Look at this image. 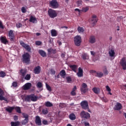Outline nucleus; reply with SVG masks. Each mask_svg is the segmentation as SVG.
Returning a JSON list of instances; mask_svg holds the SVG:
<instances>
[{"mask_svg":"<svg viewBox=\"0 0 126 126\" xmlns=\"http://www.w3.org/2000/svg\"><path fill=\"white\" fill-rule=\"evenodd\" d=\"M31 60V56L28 53H24L22 56V63H26V64H29V63H30Z\"/></svg>","mask_w":126,"mask_h":126,"instance_id":"nucleus-1","label":"nucleus"},{"mask_svg":"<svg viewBox=\"0 0 126 126\" xmlns=\"http://www.w3.org/2000/svg\"><path fill=\"white\" fill-rule=\"evenodd\" d=\"M25 101L27 102H36L38 100V96L35 95V94H32L30 95H28L25 98Z\"/></svg>","mask_w":126,"mask_h":126,"instance_id":"nucleus-2","label":"nucleus"},{"mask_svg":"<svg viewBox=\"0 0 126 126\" xmlns=\"http://www.w3.org/2000/svg\"><path fill=\"white\" fill-rule=\"evenodd\" d=\"M48 14L50 18H56L58 16L57 11L52 8H49L48 10Z\"/></svg>","mask_w":126,"mask_h":126,"instance_id":"nucleus-3","label":"nucleus"},{"mask_svg":"<svg viewBox=\"0 0 126 126\" xmlns=\"http://www.w3.org/2000/svg\"><path fill=\"white\" fill-rule=\"evenodd\" d=\"M80 116L81 117V119H84V120H89L90 119V114L88 112H85V111L83 110L80 113Z\"/></svg>","mask_w":126,"mask_h":126,"instance_id":"nucleus-4","label":"nucleus"},{"mask_svg":"<svg viewBox=\"0 0 126 126\" xmlns=\"http://www.w3.org/2000/svg\"><path fill=\"white\" fill-rule=\"evenodd\" d=\"M81 42L82 39L81 36H80V35H77L75 36L74 38V43L76 47L80 46V45H81Z\"/></svg>","mask_w":126,"mask_h":126,"instance_id":"nucleus-5","label":"nucleus"},{"mask_svg":"<svg viewBox=\"0 0 126 126\" xmlns=\"http://www.w3.org/2000/svg\"><path fill=\"white\" fill-rule=\"evenodd\" d=\"M23 116L25 119L22 121L21 124L22 126H26L29 123V116L26 113H23Z\"/></svg>","mask_w":126,"mask_h":126,"instance_id":"nucleus-6","label":"nucleus"},{"mask_svg":"<svg viewBox=\"0 0 126 126\" xmlns=\"http://www.w3.org/2000/svg\"><path fill=\"white\" fill-rule=\"evenodd\" d=\"M59 2L57 0H52L49 1V6L52 8L56 9L59 7Z\"/></svg>","mask_w":126,"mask_h":126,"instance_id":"nucleus-7","label":"nucleus"},{"mask_svg":"<svg viewBox=\"0 0 126 126\" xmlns=\"http://www.w3.org/2000/svg\"><path fill=\"white\" fill-rule=\"evenodd\" d=\"M80 91L82 93L85 94L88 91V86L86 83H83L81 85V87L80 88Z\"/></svg>","mask_w":126,"mask_h":126,"instance_id":"nucleus-8","label":"nucleus"},{"mask_svg":"<svg viewBox=\"0 0 126 126\" xmlns=\"http://www.w3.org/2000/svg\"><path fill=\"white\" fill-rule=\"evenodd\" d=\"M98 20H97V16L96 15H93L92 18L90 21V23L92 24L93 26H95L97 24Z\"/></svg>","mask_w":126,"mask_h":126,"instance_id":"nucleus-9","label":"nucleus"},{"mask_svg":"<svg viewBox=\"0 0 126 126\" xmlns=\"http://www.w3.org/2000/svg\"><path fill=\"white\" fill-rule=\"evenodd\" d=\"M8 37H9V39L11 42H14V41H15L16 37L15 35H14L13 30H10L8 32Z\"/></svg>","mask_w":126,"mask_h":126,"instance_id":"nucleus-10","label":"nucleus"},{"mask_svg":"<svg viewBox=\"0 0 126 126\" xmlns=\"http://www.w3.org/2000/svg\"><path fill=\"white\" fill-rule=\"evenodd\" d=\"M20 45H21V46L23 47V48H24L27 51H28V52H29V53L31 52V47H30V46L28 45L27 44H26L25 43H24V42L22 41H20Z\"/></svg>","mask_w":126,"mask_h":126,"instance_id":"nucleus-11","label":"nucleus"},{"mask_svg":"<svg viewBox=\"0 0 126 126\" xmlns=\"http://www.w3.org/2000/svg\"><path fill=\"white\" fill-rule=\"evenodd\" d=\"M120 63L122 66L123 69L124 70H126V58L123 57L120 61Z\"/></svg>","mask_w":126,"mask_h":126,"instance_id":"nucleus-12","label":"nucleus"},{"mask_svg":"<svg viewBox=\"0 0 126 126\" xmlns=\"http://www.w3.org/2000/svg\"><path fill=\"white\" fill-rule=\"evenodd\" d=\"M81 107L83 110H87L89 105H88V102L86 100H83L80 103Z\"/></svg>","mask_w":126,"mask_h":126,"instance_id":"nucleus-13","label":"nucleus"},{"mask_svg":"<svg viewBox=\"0 0 126 126\" xmlns=\"http://www.w3.org/2000/svg\"><path fill=\"white\" fill-rule=\"evenodd\" d=\"M4 95V92H3V91L0 88V100L2 101L3 100L4 101L7 102V99L3 96Z\"/></svg>","mask_w":126,"mask_h":126,"instance_id":"nucleus-14","label":"nucleus"},{"mask_svg":"<svg viewBox=\"0 0 126 126\" xmlns=\"http://www.w3.org/2000/svg\"><path fill=\"white\" fill-rule=\"evenodd\" d=\"M35 123L37 126H42V121H41L40 116H36L35 117Z\"/></svg>","mask_w":126,"mask_h":126,"instance_id":"nucleus-15","label":"nucleus"},{"mask_svg":"<svg viewBox=\"0 0 126 126\" xmlns=\"http://www.w3.org/2000/svg\"><path fill=\"white\" fill-rule=\"evenodd\" d=\"M32 87V84L31 83H27L23 86V89L24 90H29Z\"/></svg>","mask_w":126,"mask_h":126,"instance_id":"nucleus-16","label":"nucleus"},{"mask_svg":"<svg viewBox=\"0 0 126 126\" xmlns=\"http://www.w3.org/2000/svg\"><path fill=\"white\" fill-rule=\"evenodd\" d=\"M122 107L123 106H122V104L117 102L114 108V110H115V111H120V110H122Z\"/></svg>","mask_w":126,"mask_h":126,"instance_id":"nucleus-17","label":"nucleus"},{"mask_svg":"<svg viewBox=\"0 0 126 126\" xmlns=\"http://www.w3.org/2000/svg\"><path fill=\"white\" fill-rule=\"evenodd\" d=\"M33 72L34 74H39L41 72V66H36L33 70Z\"/></svg>","mask_w":126,"mask_h":126,"instance_id":"nucleus-18","label":"nucleus"},{"mask_svg":"<svg viewBox=\"0 0 126 126\" xmlns=\"http://www.w3.org/2000/svg\"><path fill=\"white\" fill-rule=\"evenodd\" d=\"M89 42L91 44H94L96 42V37L94 35H91L89 38Z\"/></svg>","mask_w":126,"mask_h":126,"instance_id":"nucleus-19","label":"nucleus"},{"mask_svg":"<svg viewBox=\"0 0 126 126\" xmlns=\"http://www.w3.org/2000/svg\"><path fill=\"white\" fill-rule=\"evenodd\" d=\"M78 77H82L83 76V70L81 67H79L78 72L77 73Z\"/></svg>","mask_w":126,"mask_h":126,"instance_id":"nucleus-20","label":"nucleus"},{"mask_svg":"<svg viewBox=\"0 0 126 126\" xmlns=\"http://www.w3.org/2000/svg\"><path fill=\"white\" fill-rule=\"evenodd\" d=\"M0 40L3 44H4L5 45H6V43H8V41L5 36H1L0 37Z\"/></svg>","mask_w":126,"mask_h":126,"instance_id":"nucleus-21","label":"nucleus"},{"mask_svg":"<svg viewBox=\"0 0 126 126\" xmlns=\"http://www.w3.org/2000/svg\"><path fill=\"white\" fill-rule=\"evenodd\" d=\"M29 21L32 23H37V19H36V17L33 16H31Z\"/></svg>","mask_w":126,"mask_h":126,"instance_id":"nucleus-22","label":"nucleus"},{"mask_svg":"<svg viewBox=\"0 0 126 126\" xmlns=\"http://www.w3.org/2000/svg\"><path fill=\"white\" fill-rule=\"evenodd\" d=\"M38 53L39 54V55H40L41 57H42V58H45L47 57V54L46 53V52L43 50H39L38 51Z\"/></svg>","mask_w":126,"mask_h":126,"instance_id":"nucleus-23","label":"nucleus"},{"mask_svg":"<svg viewBox=\"0 0 126 126\" xmlns=\"http://www.w3.org/2000/svg\"><path fill=\"white\" fill-rule=\"evenodd\" d=\"M20 73L22 76L24 77L26 75V73H27V70L26 69H21Z\"/></svg>","mask_w":126,"mask_h":126,"instance_id":"nucleus-24","label":"nucleus"},{"mask_svg":"<svg viewBox=\"0 0 126 126\" xmlns=\"http://www.w3.org/2000/svg\"><path fill=\"white\" fill-rule=\"evenodd\" d=\"M60 74L63 78H65V75H66V73L65 72V70H62L60 72Z\"/></svg>","mask_w":126,"mask_h":126,"instance_id":"nucleus-25","label":"nucleus"},{"mask_svg":"<svg viewBox=\"0 0 126 126\" xmlns=\"http://www.w3.org/2000/svg\"><path fill=\"white\" fill-rule=\"evenodd\" d=\"M51 33L52 37H57L58 36V32L56 30H52Z\"/></svg>","mask_w":126,"mask_h":126,"instance_id":"nucleus-26","label":"nucleus"},{"mask_svg":"<svg viewBox=\"0 0 126 126\" xmlns=\"http://www.w3.org/2000/svg\"><path fill=\"white\" fill-rule=\"evenodd\" d=\"M13 110H14V107L9 106L8 107L5 109L6 112H8V113H9L10 114L12 113Z\"/></svg>","mask_w":126,"mask_h":126,"instance_id":"nucleus-27","label":"nucleus"},{"mask_svg":"<svg viewBox=\"0 0 126 126\" xmlns=\"http://www.w3.org/2000/svg\"><path fill=\"white\" fill-rule=\"evenodd\" d=\"M70 68L72 69L73 71L74 72H76V69H77V65H69Z\"/></svg>","mask_w":126,"mask_h":126,"instance_id":"nucleus-28","label":"nucleus"},{"mask_svg":"<svg viewBox=\"0 0 126 126\" xmlns=\"http://www.w3.org/2000/svg\"><path fill=\"white\" fill-rule=\"evenodd\" d=\"M69 118L71 121H74L76 119V116H75V114L74 113H71L69 115Z\"/></svg>","mask_w":126,"mask_h":126,"instance_id":"nucleus-29","label":"nucleus"},{"mask_svg":"<svg viewBox=\"0 0 126 126\" xmlns=\"http://www.w3.org/2000/svg\"><path fill=\"white\" fill-rule=\"evenodd\" d=\"M92 90L95 94H99V93H100V89L98 88L94 87L93 88Z\"/></svg>","mask_w":126,"mask_h":126,"instance_id":"nucleus-30","label":"nucleus"},{"mask_svg":"<svg viewBox=\"0 0 126 126\" xmlns=\"http://www.w3.org/2000/svg\"><path fill=\"white\" fill-rule=\"evenodd\" d=\"M42 113L43 115H47V114L49 113V109L47 108H42Z\"/></svg>","mask_w":126,"mask_h":126,"instance_id":"nucleus-31","label":"nucleus"},{"mask_svg":"<svg viewBox=\"0 0 126 126\" xmlns=\"http://www.w3.org/2000/svg\"><path fill=\"white\" fill-rule=\"evenodd\" d=\"M19 125H20V122L19 121L11 122V126H18Z\"/></svg>","mask_w":126,"mask_h":126,"instance_id":"nucleus-32","label":"nucleus"},{"mask_svg":"<svg viewBox=\"0 0 126 126\" xmlns=\"http://www.w3.org/2000/svg\"><path fill=\"white\" fill-rule=\"evenodd\" d=\"M102 69L104 74H105V75H108L109 72H108V70H107V66H103Z\"/></svg>","mask_w":126,"mask_h":126,"instance_id":"nucleus-33","label":"nucleus"},{"mask_svg":"<svg viewBox=\"0 0 126 126\" xmlns=\"http://www.w3.org/2000/svg\"><path fill=\"white\" fill-rule=\"evenodd\" d=\"M103 75H104V74L102 72H96V75H95V76H96V77H103Z\"/></svg>","mask_w":126,"mask_h":126,"instance_id":"nucleus-34","label":"nucleus"},{"mask_svg":"<svg viewBox=\"0 0 126 126\" xmlns=\"http://www.w3.org/2000/svg\"><path fill=\"white\" fill-rule=\"evenodd\" d=\"M47 51H48V54H49V55H51V54H52V53L53 54H56V50H55L53 49H51V48L48 49L47 50Z\"/></svg>","mask_w":126,"mask_h":126,"instance_id":"nucleus-35","label":"nucleus"},{"mask_svg":"<svg viewBox=\"0 0 126 126\" xmlns=\"http://www.w3.org/2000/svg\"><path fill=\"white\" fill-rule=\"evenodd\" d=\"M14 110L19 114H21V109L18 106L14 107Z\"/></svg>","mask_w":126,"mask_h":126,"instance_id":"nucleus-36","label":"nucleus"},{"mask_svg":"<svg viewBox=\"0 0 126 126\" xmlns=\"http://www.w3.org/2000/svg\"><path fill=\"white\" fill-rule=\"evenodd\" d=\"M77 30L79 33H83L84 32V29L82 27H78Z\"/></svg>","mask_w":126,"mask_h":126,"instance_id":"nucleus-37","label":"nucleus"},{"mask_svg":"<svg viewBox=\"0 0 126 126\" xmlns=\"http://www.w3.org/2000/svg\"><path fill=\"white\" fill-rule=\"evenodd\" d=\"M46 107H53V103H51L50 101H47L45 104Z\"/></svg>","mask_w":126,"mask_h":126,"instance_id":"nucleus-38","label":"nucleus"},{"mask_svg":"<svg viewBox=\"0 0 126 126\" xmlns=\"http://www.w3.org/2000/svg\"><path fill=\"white\" fill-rule=\"evenodd\" d=\"M82 58L84 60H88V59L89 58V57L87 55V54L84 53V54L82 55Z\"/></svg>","mask_w":126,"mask_h":126,"instance_id":"nucleus-39","label":"nucleus"},{"mask_svg":"<svg viewBox=\"0 0 126 126\" xmlns=\"http://www.w3.org/2000/svg\"><path fill=\"white\" fill-rule=\"evenodd\" d=\"M110 57H113L115 56V51L111 50L109 52Z\"/></svg>","mask_w":126,"mask_h":126,"instance_id":"nucleus-40","label":"nucleus"},{"mask_svg":"<svg viewBox=\"0 0 126 126\" xmlns=\"http://www.w3.org/2000/svg\"><path fill=\"white\" fill-rule=\"evenodd\" d=\"M88 10H89V7H83L82 9V12H87Z\"/></svg>","mask_w":126,"mask_h":126,"instance_id":"nucleus-41","label":"nucleus"},{"mask_svg":"<svg viewBox=\"0 0 126 126\" xmlns=\"http://www.w3.org/2000/svg\"><path fill=\"white\" fill-rule=\"evenodd\" d=\"M31 79V75L29 74H27L25 77V79L26 80H30Z\"/></svg>","mask_w":126,"mask_h":126,"instance_id":"nucleus-42","label":"nucleus"},{"mask_svg":"<svg viewBox=\"0 0 126 126\" xmlns=\"http://www.w3.org/2000/svg\"><path fill=\"white\" fill-rule=\"evenodd\" d=\"M36 87L37 88H42L43 87V84L41 82H39L37 83Z\"/></svg>","mask_w":126,"mask_h":126,"instance_id":"nucleus-43","label":"nucleus"},{"mask_svg":"<svg viewBox=\"0 0 126 126\" xmlns=\"http://www.w3.org/2000/svg\"><path fill=\"white\" fill-rule=\"evenodd\" d=\"M46 89L48 91H50V92H51V91H52V88L51 87V86H50V85H49L48 84H46Z\"/></svg>","mask_w":126,"mask_h":126,"instance_id":"nucleus-44","label":"nucleus"},{"mask_svg":"<svg viewBox=\"0 0 126 126\" xmlns=\"http://www.w3.org/2000/svg\"><path fill=\"white\" fill-rule=\"evenodd\" d=\"M5 76V73L3 71L0 72V77H4Z\"/></svg>","mask_w":126,"mask_h":126,"instance_id":"nucleus-45","label":"nucleus"},{"mask_svg":"<svg viewBox=\"0 0 126 126\" xmlns=\"http://www.w3.org/2000/svg\"><path fill=\"white\" fill-rule=\"evenodd\" d=\"M66 79L67 80V82L68 83H69L70 82H71V77H70V76H68L66 77Z\"/></svg>","mask_w":126,"mask_h":126,"instance_id":"nucleus-46","label":"nucleus"},{"mask_svg":"<svg viewBox=\"0 0 126 126\" xmlns=\"http://www.w3.org/2000/svg\"><path fill=\"white\" fill-rule=\"evenodd\" d=\"M50 73L51 74L55 75L56 74V71L54 69L52 68L50 69Z\"/></svg>","mask_w":126,"mask_h":126,"instance_id":"nucleus-47","label":"nucleus"},{"mask_svg":"<svg viewBox=\"0 0 126 126\" xmlns=\"http://www.w3.org/2000/svg\"><path fill=\"white\" fill-rule=\"evenodd\" d=\"M35 45L36 46H41V45H42V42L40 41H35Z\"/></svg>","mask_w":126,"mask_h":126,"instance_id":"nucleus-48","label":"nucleus"},{"mask_svg":"<svg viewBox=\"0 0 126 126\" xmlns=\"http://www.w3.org/2000/svg\"><path fill=\"white\" fill-rule=\"evenodd\" d=\"M21 10L23 13H26V11H27V10L25 8V7H22L21 8Z\"/></svg>","mask_w":126,"mask_h":126,"instance_id":"nucleus-49","label":"nucleus"},{"mask_svg":"<svg viewBox=\"0 0 126 126\" xmlns=\"http://www.w3.org/2000/svg\"><path fill=\"white\" fill-rule=\"evenodd\" d=\"M0 29H4V27L2 24V22L0 21Z\"/></svg>","mask_w":126,"mask_h":126,"instance_id":"nucleus-50","label":"nucleus"},{"mask_svg":"<svg viewBox=\"0 0 126 126\" xmlns=\"http://www.w3.org/2000/svg\"><path fill=\"white\" fill-rule=\"evenodd\" d=\"M16 26L17 27V28H20V27H22V24H21V23H19L16 24Z\"/></svg>","mask_w":126,"mask_h":126,"instance_id":"nucleus-51","label":"nucleus"},{"mask_svg":"<svg viewBox=\"0 0 126 126\" xmlns=\"http://www.w3.org/2000/svg\"><path fill=\"white\" fill-rule=\"evenodd\" d=\"M42 124L44 126H47V125H48V121H47V120H43L42 121Z\"/></svg>","mask_w":126,"mask_h":126,"instance_id":"nucleus-52","label":"nucleus"},{"mask_svg":"<svg viewBox=\"0 0 126 126\" xmlns=\"http://www.w3.org/2000/svg\"><path fill=\"white\" fill-rule=\"evenodd\" d=\"M77 4L78 6H80V5L82 4V1L80 0V1H77Z\"/></svg>","mask_w":126,"mask_h":126,"instance_id":"nucleus-53","label":"nucleus"},{"mask_svg":"<svg viewBox=\"0 0 126 126\" xmlns=\"http://www.w3.org/2000/svg\"><path fill=\"white\" fill-rule=\"evenodd\" d=\"M12 86H13V87H16L17 86H18L17 82H13Z\"/></svg>","mask_w":126,"mask_h":126,"instance_id":"nucleus-54","label":"nucleus"},{"mask_svg":"<svg viewBox=\"0 0 126 126\" xmlns=\"http://www.w3.org/2000/svg\"><path fill=\"white\" fill-rule=\"evenodd\" d=\"M105 88L107 91H108V92H110V91H111V88H110V87H109V86H106L105 87Z\"/></svg>","mask_w":126,"mask_h":126,"instance_id":"nucleus-55","label":"nucleus"},{"mask_svg":"<svg viewBox=\"0 0 126 126\" xmlns=\"http://www.w3.org/2000/svg\"><path fill=\"white\" fill-rule=\"evenodd\" d=\"M70 94L72 96H75V95H76V93L72 91L70 93Z\"/></svg>","mask_w":126,"mask_h":126,"instance_id":"nucleus-56","label":"nucleus"},{"mask_svg":"<svg viewBox=\"0 0 126 126\" xmlns=\"http://www.w3.org/2000/svg\"><path fill=\"white\" fill-rule=\"evenodd\" d=\"M75 11H78L79 13H81V12H82V10H80L78 8H76L75 9Z\"/></svg>","mask_w":126,"mask_h":126,"instance_id":"nucleus-57","label":"nucleus"},{"mask_svg":"<svg viewBox=\"0 0 126 126\" xmlns=\"http://www.w3.org/2000/svg\"><path fill=\"white\" fill-rule=\"evenodd\" d=\"M13 119H14V121H16L18 120V116L15 115L14 116Z\"/></svg>","mask_w":126,"mask_h":126,"instance_id":"nucleus-58","label":"nucleus"},{"mask_svg":"<svg viewBox=\"0 0 126 126\" xmlns=\"http://www.w3.org/2000/svg\"><path fill=\"white\" fill-rule=\"evenodd\" d=\"M64 106H65V104L64 103H60L59 106L61 107V108H64Z\"/></svg>","mask_w":126,"mask_h":126,"instance_id":"nucleus-59","label":"nucleus"},{"mask_svg":"<svg viewBox=\"0 0 126 126\" xmlns=\"http://www.w3.org/2000/svg\"><path fill=\"white\" fill-rule=\"evenodd\" d=\"M90 73H92V74H93L94 73H96V72H97L94 70H91L90 71Z\"/></svg>","mask_w":126,"mask_h":126,"instance_id":"nucleus-60","label":"nucleus"},{"mask_svg":"<svg viewBox=\"0 0 126 126\" xmlns=\"http://www.w3.org/2000/svg\"><path fill=\"white\" fill-rule=\"evenodd\" d=\"M77 89V88L76 87V86H75L74 88L72 89V91L75 92Z\"/></svg>","mask_w":126,"mask_h":126,"instance_id":"nucleus-61","label":"nucleus"},{"mask_svg":"<svg viewBox=\"0 0 126 126\" xmlns=\"http://www.w3.org/2000/svg\"><path fill=\"white\" fill-rule=\"evenodd\" d=\"M85 126H89L90 124L88 122H85L84 123Z\"/></svg>","mask_w":126,"mask_h":126,"instance_id":"nucleus-62","label":"nucleus"},{"mask_svg":"<svg viewBox=\"0 0 126 126\" xmlns=\"http://www.w3.org/2000/svg\"><path fill=\"white\" fill-rule=\"evenodd\" d=\"M91 54L92 55V56H95V52L94 51H91Z\"/></svg>","mask_w":126,"mask_h":126,"instance_id":"nucleus-63","label":"nucleus"},{"mask_svg":"<svg viewBox=\"0 0 126 126\" xmlns=\"http://www.w3.org/2000/svg\"><path fill=\"white\" fill-rule=\"evenodd\" d=\"M103 100H104V102H105V103L108 102V99H107V98H104Z\"/></svg>","mask_w":126,"mask_h":126,"instance_id":"nucleus-64","label":"nucleus"}]
</instances>
